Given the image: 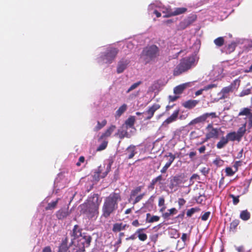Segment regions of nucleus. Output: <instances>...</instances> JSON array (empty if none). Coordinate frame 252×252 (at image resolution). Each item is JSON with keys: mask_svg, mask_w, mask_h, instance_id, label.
Here are the masks:
<instances>
[{"mask_svg": "<svg viewBox=\"0 0 252 252\" xmlns=\"http://www.w3.org/2000/svg\"><path fill=\"white\" fill-rule=\"evenodd\" d=\"M121 200L119 194L113 193L106 197L102 207V213L104 217L107 218L118 208V203Z\"/></svg>", "mask_w": 252, "mask_h": 252, "instance_id": "f257e3e1", "label": "nucleus"}, {"mask_svg": "<svg viewBox=\"0 0 252 252\" xmlns=\"http://www.w3.org/2000/svg\"><path fill=\"white\" fill-rule=\"evenodd\" d=\"M94 197L93 200H89L80 206L81 212L85 214L89 219H95L98 214L99 203L97 202L98 198L96 197L94 200Z\"/></svg>", "mask_w": 252, "mask_h": 252, "instance_id": "f03ea898", "label": "nucleus"}, {"mask_svg": "<svg viewBox=\"0 0 252 252\" xmlns=\"http://www.w3.org/2000/svg\"><path fill=\"white\" fill-rule=\"evenodd\" d=\"M197 61L195 55L183 58L174 70L173 74L178 76L195 66Z\"/></svg>", "mask_w": 252, "mask_h": 252, "instance_id": "7ed1b4c3", "label": "nucleus"}, {"mask_svg": "<svg viewBox=\"0 0 252 252\" xmlns=\"http://www.w3.org/2000/svg\"><path fill=\"white\" fill-rule=\"evenodd\" d=\"M158 55V48L155 45H152L144 49L141 55V59L145 63H148L154 61Z\"/></svg>", "mask_w": 252, "mask_h": 252, "instance_id": "20e7f679", "label": "nucleus"}, {"mask_svg": "<svg viewBox=\"0 0 252 252\" xmlns=\"http://www.w3.org/2000/svg\"><path fill=\"white\" fill-rule=\"evenodd\" d=\"M118 53L117 49L109 47L104 53L102 54L98 62L100 63H111L114 60Z\"/></svg>", "mask_w": 252, "mask_h": 252, "instance_id": "39448f33", "label": "nucleus"}, {"mask_svg": "<svg viewBox=\"0 0 252 252\" xmlns=\"http://www.w3.org/2000/svg\"><path fill=\"white\" fill-rule=\"evenodd\" d=\"M77 243L76 245L79 248V250L81 252L85 251V248L89 246L91 238L90 236L83 235L76 240Z\"/></svg>", "mask_w": 252, "mask_h": 252, "instance_id": "423d86ee", "label": "nucleus"}, {"mask_svg": "<svg viewBox=\"0 0 252 252\" xmlns=\"http://www.w3.org/2000/svg\"><path fill=\"white\" fill-rule=\"evenodd\" d=\"M127 129L126 128L123 129L122 126L121 128L118 129L117 133L115 134V136H118L121 139H123L124 137L130 138L133 135L136 129L135 128H132V129H130L129 132L127 131Z\"/></svg>", "mask_w": 252, "mask_h": 252, "instance_id": "0eeeda50", "label": "nucleus"}, {"mask_svg": "<svg viewBox=\"0 0 252 252\" xmlns=\"http://www.w3.org/2000/svg\"><path fill=\"white\" fill-rule=\"evenodd\" d=\"M160 107L159 105L155 104L150 107L148 110L143 113L144 119L146 120H150L153 116L155 112Z\"/></svg>", "mask_w": 252, "mask_h": 252, "instance_id": "6e6552de", "label": "nucleus"}, {"mask_svg": "<svg viewBox=\"0 0 252 252\" xmlns=\"http://www.w3.org/2000/svg\"><path fill=\"white\" fill-rule=\"evenodd\" d=\"M81 230L82 229L79 227L78 225H75L74 226L71 235L72 237L71 240L72 244H75V241L83 236L82 234Z\"/></svg>", "mask_w": 252, "mask_h": 252, "instance_id": "1a4fd4ad", "label": "nucleus"}, {"mask_svg": "<svg viewBox=\"0 0 252 252\" xmlns=\"http://www.w3.org/2000/svg\"><path fill=\"white\" fill-rule=\"evenodd\" d=\"M191 87V83L188 82L181 84L174 88V93L175 94L179 95L181 94L184 90L188 87Z\"/></svg>", "mask_w": 252, "mask_h": 252, "instance_id": "9d476101", "label": "nucleus"}, {"mask_svg": "<svg viewBox=\"0 0 252 252\" xmlns=\"http://www.w3.org/2000/svg\"><path fill=\"white\" fill-rule=\"evenodd\" d=\"M179 111L177 110L162 124L161 126H166L168 124L175 121L178 117Z\"/></svg>", "mask_w": 252, "mask_h": 252, "instance_id": "9b49d317", "label": "nucleus"}, {"mask_svg": "<svg viewBox=\"0 0 252 252\" xmlns=\"http://www.w3.org/2000/svg\"><path fill=\"white\" fill-rule=\"evenodd\" d=\"M129 61L127 60H123L119 62L117 67V72L121 73L127 68Z\"/></svg>", "mask_w": 252, "mask_h": 252, "instance_id": "f8f14e48", "label": "nucleus"}, {"mask_svg": "<svg viewBox=\"0 0 252 252\" xmlns=\"http://www.w3.org/2000/svg\"><path fill=\"white\" fill-rule=\"evenodd\" d=\"M187 11V8L184 7H179L175 8L174 11H167V14L164 15L163 17H169L182 14Z\"/></svg>", "mask_w": 252, "mask_h": 252, "instance_id": "ddd939ff", "label": "nucleus"}, {"mask_svg": "<svg viewBox=\"0 0 252 252\" xmlns=\"http://www.w3.org/2000/svg\"><path fill=\"white\" fill-rule=\"evenodd\" d=\"M135 121V118L134 116H130L129 117L125 122V124L123 126V129L124 128H126V129L130 128L132 129V128H135L134 127V124Z\"/></svg>", "mask_w": 252, "mask_h": 252, "instance_id": "4468645a", "label": "nucleus"}, {"mask_svg": "<svg viewBox=\"0 0 252 252\" xmlns=\"http://www.w3.org/2000/svg\"><path fill=\"white\" fill-rule=\"evenodd\" d=\"M220 128H212L210 129L207 134V139L218 138L219 134Z\"/></svg>", "mask_w": 252, "mask_h": 252, "instance_id": "2eb2a0df", "label": "nucleus"}, {"mask_svg": "<svg viewBox=\"0 0 252 252\" xmlns=\"http://www.w3.org/2000/svg\"><path fill=\"white\" fill-rule=\"evenodd\" d=\"M136 147L133 145L129 146L126 151L125 155L127 156L128 158H132L136 154Z\"/></svg>", "mask_w": 252, "mask_h": 252, "instance_id": "dca6fc26", "label": "nucleus"}, {"mask_svg": "<svg viewBox=\"0 0 252 252\" xmlns=\"http://www.w3.org/2000/svg\"><path fill=\"white\" fill-rule=\"evenodd\" d=\"M199 102L197 100H189L183 103V106L188 109H191L194 107Z\"/></svg>", "mask_w": 252, "mask_h": 252, "instance_id": "f3484780", "label": "nucleus"}, {"mask_svg": "<svg viewBox=\"0 0 252 252\" xmlns=\"http://www.w3.org/2000/svg\"><path fill=\"white\" fill-rule=\"evenodd\" d=\"M128 226L126 224L123 223H116L113 225L112 230L113 232H119L123 230L126 229Z\"/></svg>", "mask_w": 252, "mask_h": 252, "instance_id": "a211bd4d", "label": "nucleus"}, {"mask_svg": "<svg viewBox=\"0 0 252 252\" xmlns=\"http://www.w3.org/2000/svg\"><path fill=\"white\" fill-rule=\"evenodd\" d=\"M116 128L115 126H111L100 136V139H103L104 137H109Z\"/></svg>", "mask_w": 252, "mask_h": 252, "instance_id": "6ab92c4d", "label": "nucleus"}, {"mask_svg": "<svg viewBox=\"0 0 252 252\" xmlns=\"http://www.w3.org/2000/svg\"><path fill=\"white\" fill-rule=\"evenodd\" d=\"M143 228H140L136 230L135 234L137 235L139 239L142 241H144L147 239V236L145 233H142L141 232L144 230Z\"/></svg>", "mask_w": 252, "mask_h": 252, "instance_id": "aec40b11", "label": "nucleus"}, {"mask_svg": "<svg viewBox=\"0 0 252 252\" xmlns=\"http://www.w3.org/2000/svg\"><path fill=\"white\" fill-rule=\"evenodd\" d=\"M226 137L228 139V141L230 140L233 141L235 140H237L239 141L241 140L239 137H238L236 132H231L228 133L226 135Z\"/></svg>", "mask_w": 252, "mask_h": 252, "instance_id": "412c9836", "label": "nucleus"}, {"mask_svg": "<svg viewBox=\"0 0 252 252\" xmlns=\"http://www.w3.org/2000/svg\"><path fill=\"white\" fill-rule=\"evenodd\" d=\"M246 125L247 123H245L243 125V126L241 127H240L238 129L237 131L236 132V134L238 135V137H239L240 139L243 137V136L244 135L246 131Z\"/></svg>", "mask_w": 252, "mask_h": 252, "instance_id": "4be33fe9", "label": "nucleus"}, {"mask_svg": "<svg viewBox=\"0 0 252 252\" xmlns=\"http://www.w3.org/2000/svg\"><path fill=\"white\" fill-rule=\"evenodd\" d=\"M206 120L205 117L204 115V114L200 116L193 119L192 120L190 123V125H194L200 123H203Z\"/></svg>", "mask_w": 252, "mask_h": 252, "instance_id": "5701e85b", "label": "nucleus"}, {"mask_svg": "<svg viewBox=\"0 0 252 252\" xmlns=\"http://www.w3.org/2000/svg\"><path fill=\"white\" fill-rule=\"evenodd\" d=\"M228 139L226 137H222L220 141L217 143V148L220 149L222 148L228 143Z\"/></svg>", "mask_w": 252, "mask_h": 252, "instance_id": "b1692460", "label": "nucleus"}, {"mask_svg": "<svg viewBox=\"0 0 252 252\" xmlns=\"http://www.w3.org/2000/svg\"><path fill=\"white\" fill-rule=\"evenodd\" d=\"M127 109V105L126 104H123L119 108L116 112V117H120Z\"/></svg>", "mask_w": 252, "mask_h": 252, "instance_id": "393cba45", "label": "nucleus"}, {"mask_svg": "<svg viewBox=\"0 0 252 252\" xmlns=\"http://www.w3.org/2000/svg\"><path fill=\"white\" fill-rule=\"evenodd\" d=\"M165 158H167L168 160L167 162L166 163V164H168V165L170 166L176 157L174 155L172 154L171 153H168L166 155L164 156Z\"/></svg>", "mask_w": 252, "mask_h": 252, "instance_id": "a878e982", "label": "nucleus"}, {"mask_svg": "<svg viewBox=\"0 0 252 252\" xmlns=\"http://www.w3.org/2000/svg\"><path fill=\"white\" fill-rule=\"evenodd\" d=\"M146 221L150 223L158 221L159 220V217L157 216H151L150 214H147Z\"/></svg>", "mask_w": 252, "mask_h": 252, "instance_id": "bb28decb", "label": "nucleus"}, {"mask_svg": "<svg viewBox=\"0 0 252 252\" xmlns=\"http://www.w3.org/2000/svg\"><path fill=\"white\" fill-rule=\"evenodd\" d=\"M68 250V247L67 244L66 239L63 241L62 243L59 247V251L58 252H67Z\"/></svg>", "mask_w": 252, "mask_h": 252, "instance_id": "cd10ccee", "label": "nucleus"}, {"mask_svg": "<svg viewBox=\"0 0 252 252\" xmlns=\"http://www.w3.org/2000/svg\"><path fill=\"white\" fill-rule=\"evenodd\" d=\"M142 189V187L141 186L137 187L131 191L130 198L129 199V202L132 200V197L136 195L139 192L141 191Z\"/></svg>", "mask_w": 252, "mask_h": 252, "instance_id": "c85d7f7f", "label": "nucleus"}, {"mask_svg": "<svg viewBox=\"0 0 252 252\" xmlns=\"http://www.w3.org/2000/svg\"><path fill=\"white\" fill-rule=\"evenodd\" d=\"M240 217L244 220H247L250 218V214L247 210H244L241 212Z\"/></svg>", "mask_w": 252, "mask_h": 252, "instance_id": "c756f323", "label": "nucleus"}, {"mask_svg": "<svg viewBox=\"0 0 252 252\" xmlns=\"http://www.w3.org/2000/svg\"><path fill=\"white\" fill-rule=\"evenodd\" d=\"M177 211L175 208H171L170 209H169L168 210V212L164 213L162 215V216L165 219H167L168 217H169L171 215L176 214L177 213Z\"/></svg>", "mask_w": 252, "mask_h": 252, "instance_id": "7c9ffc66", "label": "nucleus"}, {"mask_svg": "<svg viewBox=\"0 0 252 252\" xmlns=\"http://www.w3.org/2000/svg\"><path fill=\"white\" fill-rule=\"evenodd\" d=\"M106 123L107 121L105 120H103L101 123L98 121L97 125L94 128V130L95 131H98L104 127L106 125Z\"/></svg>", "mask_w": 252, "mask_h": 252, "instance_id": "2f4dec72", "label": "nucleus"}, {"mask_svg": "<svg viewBox=\"0 0 252 252\" xmlns=\"http://www.w3.org/2000/svg\"><path fill=\"white\" fill-rule=\"evenodd\" d=\"M252 113L251 112V110L248 108H244L242 109L239 113V116L246 115L247 116H250Z\"/></svg>", "mask_w": 252, "mask_h": 252, "instance_id": "473e14b6", "label": "nucleus"}, {"mask_svg": "<svg viewBox=\"0 0 252 252\" xmlns=\"http://www.w3.org/2000/svg\"><path fill=\"white\" fill-rule=\"evenodd\" d=\"M158 9L165 15L167 14V11H171L170 9L163 6L160 2L158 4Z\"/></svg>", "mask_w": 252, "mask_h": 252, "instance_id": "72a5a7b5", "label": "nucleus"}, {"mask_svg": "<svg viewBox=\"0 0 252 252\" xmlns=\"http://www.w3.org/2000/svg\"><path fill=\"white\" fill-rule=\"evenodd\" d=\"M67 215V212L65 210H60L57 213V216L59 219H62L66 217Z\"/></svg>", "mask_w": 252, "mask_h": 252, "instance_id": "f704fd0d", "label": "nucleus"}, {"mask_svg": "<svg viewBox=\"0 0 252 252\" xmlns=\"http://www.w3.org/2000/svg\"><path fill=\"white\" fill-rule=\"evenodd\" d=\"M236 44L235 42L229 44L226 47V52L230 53L234 51Z\"/></svg>", "mask_w": 252, "mask_h": 252, "instance_id": "c9c22d12", "label": "nucleus"}, {"mask_svg": "<svg viewBox=\"0 0 252 252\" xmlns=\"http://www.w3.org/2000/svg\"><path fill=\"white\" fill-rule=\"evenodd\" d=\"M214 43L218 46L220 47L224 43V39L222 37H219L214 40Z\"/></svg>", "mask_w": 252, "mask_h": 252, "instance_id": "e433bc0d", "label": "nucleus"}, {"mask_svg": "<svg viewBox=\"0 0 252 252\" xmlns=\"http://www.w3.org/2000/svg\"><path fill=\"white\" fill-rule=\"evenodd\" d=\"M141 83L142 82L141 81H138L136 83L133 84L126 91V93H129L131 91L136 89Z\"/></svg>", "mask_w": 252, "mask_h": 252, "instance_id": "4c0bfd02", "label": "nucleus"}, {"mask_svg": "<svg viewBox=\"0 0 252 252\" xmlns=\"http://www.w3.org/2000/svg\"><path fill=\"white\" fill-rule=\"evenodd\" d=\"M204 115L206 120L209 118L211 119H214L218 117L215 112L206 113H204Z\"/></svg>", "mask_w": 252, "mask_h": 252, "instance_id": "58836bf2", "label": "nucleus"}, {"mask_svg": "<svg viewBox=\"0 0 252 252\" xmlns=\"http://www.w3.org/2000/svg\"><path fill=\"white\" fill-rule=\"evenodd\" d=\"M232 90V87L231 86H229L223 88L221 91V93L222 94H223V97H224L225 94L231 92Z\"/></svg>", "mask_w": 252, "mask_h": 252, "instance_id": "ea45409f", "label": "nucleus"}, {"mask_svg": "<svg viewBox=\"0 0 252 252\" xmlns=\"http://www.w3.org/2000/svg\"><path fill=\"white\" fill-rule=\"evenodd\" d=\"M58 199L55 201H53L48 204V206L46 207V210H51L54 208L57 204Z\"/></svg>", "mask_w": 252, "mask_h": 252, "instance_id": "a19ab883", "label": "nucleus"}, {"mask_svg": "<svg viewBox=\"0 0 252 252\" xmlns=\"http://www.w3.org/2000/svg\"><path fill=\"white\" fill-rule=\"evenodd\" d=\"M108 142L104 141L97 148V151H100L104 150L107 146Z\"/></svg>", "mask_w": 252, "mask_h": 252, "instance_id": "79ce46f5", "label": "nucleus"}, {"mask_svg": "<svg viewBox=\"0 0 252 252\" xmlns=\"http://www.w3.org/2000/svg\"><path fill=\"white\" fill-rule=\"evenodd\" d=\"M239 223V220H233L231 223L230 226V229L234 230L235 229L236 227L238 226V225Z\"/></svg>", "mask_w": 252, "mask_h": 252, "instance_id": "37998d69", "label": "nucleus"}, {"mask_svg": "<svg viewBox=\"0 0 252 252\" xmlns=\"http://www.w3.org/2000/svg\"><path fill=\"white\" fill-rule=\"evenodd\" d=\"M159 3L158 2H156V3H153L149 5L148 7V10L149 11L152 10H155V9H158V4Z\"/></svg>", "mask_w": 252, "mask_h": 252, "instance_id": "c03bdc74", "label": "nucleus"}, {"mask_svg": "<svg viewBox=\"0 0 252 252\" xmlns=\"http://www.w3.org/2000/svg\"><path fill=\"white\" fill-rule=\"evenodd\" d=\"M198 210V209L197 208H192L188 210L187 212V215L188 217H191L194 213Z\"/></svg>", "mask_w": 252, "mask_h": 252, "instance_id": "a18cd8bd", "label": "nucleus"}, {"mask_svg": "<svg viewBox=\"0 0 252 252\" xmlns=\"http://www.w3.org/2000/svg\"><path fill=\"white\" fill-rule=\"evenodd\" d=\"M252 88H251L250 89H247L242 91V92L240 93V96H243L246 95H248L251 93V90Z\"/></svg>", "mask_w": 252, "mask_h": 252, "instance_id": "49530a36", "label": "nucleus"}, {"mask_svg": "<svg viewBox=\"0 0 252 252\" xmlns=\"http://www.w3.org/2000/svg\"><path fill=\"white\" fill-rule=\"evenodd\" d=\"M144 195H145V193H143L141 194L138 195L137 196H136V197L135 198V199H134V200L133 202V204H135L138 203L139 201H140L142 199V198L143 197V196Z\"/></svg>", "mask_w": 252, "mask_h": 252, "instance_id": "de8ad7c7", "label": "nucleus"}, {"mask_svg": "<svg viewBox=\"0 0 252 252\" xmlns=\"http://www.w3.org/2000/svg\"><path fill=\"white\" fill-rule=\"evenodd\" d=\"M230 197L233 199V203L234 205H236L239 202V196H235L233 194H230Z\"/></svg>", "mask_w": 252, "mask_h": 252, "instance_id": "09e8293b", "label": "nucleus"}, {"mask_svg": "<svg viewBox=\"0 0 252 252\" xmlns=\"http://www.w3.org/2000/svg\"><path fill=\"white\" fill-rule=\"evenodd\" d=\"M110 168H111V164L109 163L106 165V171L105 172L102 173V174H101L100 176L102 178H104V177H105L106 176V175L107 174V173L109 172Z\"/></svg>", "mask_w": 252, "mask_h": 252, "instance_id": "8fccbe9b", "label": "nucleus"}, {"mask_svg": "<svg viewBox=\"0 0 252 252\" xmlns=\"http://www.w3.org/2000/svg\"><path fill=\"white\" fill-rule=\"evenodd\" d=\"M210 212H207L205 213L201 217L202 220L205 221L208 220L209 218V217L210 216Z\"/></svg>", "mask_w": 252, "mask_h": 252, "instance_id": "3c124183", "label": "nucleus"}, {"mask_svg": "<svg viewBox=\"0 0 252 252\" xmlns=\"http://www.w3.org/2000/svg\"><path fill=\"white\" fill-rule=\"evenodd\" d=\"M225 171L227 175L228 176L233 175L234 174L235 172H236L235 171H233L232 169L230 167L226 168Z\"/></svg>", "mask_w": 252, "mask_h": 252, "instance_id": "603ef678", "label": "nucleus"}, {"mask_svg": "<svg viewBox=\"0 0 252 252\" xmlns=\"http://www.w3.org/2000/svg\"><path fill=\"white\" fill-rule=\"evenodd\" d=\"M216 87H217V85L215 84H209V85L204 87L203 88V90H204L205 91H207V90L211 89L213 88H215Z\"/></svg>", "mask_w": 252, "mask_h": 252, "instance_id": "864d4df0", "label": "nucleus"}, {"mask_svg": "<svg viewBox=\"0 0 252 252\" xmlns=\"http://www.w3.org/2000/svg\"><path fill=\"white\" fill-rule=\"evenodd\" d=\"M242 165V161H236L233 165L234 168L235 169V171H237L238 170V167Z\"/></svg>", "mask_w": 252, "mask_h": 252, "instance_id": "5fc2aeb1", "label": "nucleus"}, {"mask_svg": "<svg viewBox=\"0 0 252 252\" xmlns=\"http://www.w3.org/2000/svg\"><path fill=\"white\" fill-rule=\"evenodd\" d=\"M194 179H199V176L195 174H193L190 178V185L193 184V182L192 180Z\"/></svg>", "mask_w": 252, "mask_h": 252, "instance_id": "6e6d98bb", "label": "nucleus"}, {"mask_svg": "<svg viewBox=\"0 0 252 252\" xmlns=\"http://www.w3.org/2000/svg\"><path fill=\"white\" fill-rule=\"evenodd\" d=\"M179 97V96L175 94L174 95H170L169 96V99L170 101H174Z\"/></svg>", "mask_w": 252, "mask_h": 252, "instance_id": "4d7b16f0", "label": "nucleus"}, {"mask_svg": "<svg viewBox=\"0 0 252 252\" xmlns=\"http://www.w3.org/2000/svg\"><path fill=\"white\" fill-rule=\"evenodd\" d=\"M249 119L248 126L250 128L252 127V113L248 117Z\"/></svg>", "mask_w": 252, "mask_h": 252, "instance_id": "13d9d810", "label": "nucleus"}, {"mask_svg": "<svg viewBox=\"0 0 252 252\" xmlns=\"http://www.w3.org/2000/svg\"><path fill=\"white\" fill-rule=\"evenodd\" d=\"M139 95V92H135L129 95V98L130 99H134Z\"/></svg>", "mask_w": 252, "mask_h": 252, "instance_id": "bf43d9fd", "label": "nucleus"}, {"mask_svg": "<svg viewBox=\"0 0 252 252\" xmlns=\"http://www.w3.org/2000/svg\"><path fill=\"white\" fill-rule=\"evenodd\" d=\"M170 167L168 164H165V165L163 167V168L161 169L160 172L162 173H164L167 171V169Z\"/></svg>", "mask_w": 252, "mask_h": 252, "instance_id": "052dcab7", "label": "nucleus"}, {"mask_svg": "<svg viewBox=\"0 0 252 252\" xmlns=\"http://www.w3.org/2000/svg\"><path fill=\"white\" fill-rule=\"evenodd\" d=\"M164 204V199L163 197H160L158 200V205L162 206Z\"/></svg>", "mask_w": 252, "mask_h": 252, "instance_id": "680f3d73", "label": "nucleus"}, {"mask_svg": "<svg viewBox=\"0 0 252 252\" xmlns=\"http://www.w3.org/2000/svg\"><path fill=\"white\" fill-rule=\"evenodd\" d=\"M185 200L183 198H180L178 200V204L180 206L184 205L185 203Z\"/></svg>", "mask_w": 252, "mask_h": 252, "instance_id": "e2e57ef3", "label": "nucleus"}, {"mask_svg": "<svg viewBox=\"0 0 252 252\" xmlns=\"http://www.w3.org/2000/svg\"><path fill=\"white\" fill-rule=\"evenodd\" d=\"M187 238H188V234H186V233H183L182 234V237H181V239L184 242H185L187 240Z\"/></svg>", "mask_w": 252, "mask_h": 252, "instance_id": "0e129e2a", "label": "nucleus"}, {"mask_svg": "<svg viewBox=\"0 0 252 252\" xmlns=\"http://www.w3.org/2000/svg\"><path fill=\"white\" fill-rule=\"evenodd\" d=\"M42 252H52V251H51L50 247L49 246H47V247H45L43 249Z\"/></svg>", "mask_w": 252, "mask_h": 252, "instance_id": "69168bd1", "label": "nucleus"}, {"mask_svg": "<svg viewBox=\"0 0 252 252\" xmlns=\"http://www.w3.org/2000/svg\"><path fill=\"white\" fill-rule=\"evenodd\" d=\"M132 224L135 227H138L140 225V224L138 220H134V221H133L132 222Z\"/></svg>", "mask_w": 252, "mask_h": 252, "instance_id": "338daca9", "label": "nucleus"}, {"mask_svg": "<svg viewBox=\"0 0 252 252\" xmlns=\"http://www.w3.org/2000/svg\"><path fill=\"white\" fill-rule=\"evenodd\" d=\"M154 13L156 15L157 17L161 16V13L158 9H155Z\"/></svg>", "mask_w": 252, "mask_h": 252, "instance_id": "774afa93", "label": "nucleus"}]
</instances>
